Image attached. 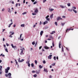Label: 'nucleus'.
I'll list each match as a JSON object with an SVG mask.
<instances>
[{"label":"nucleus","instance_id":"f257e3e1","mask_svg":"<svg viewBox=\"0 0 78 78\" xmlns=\"http://www.w3.org/2000/svg\"><path fill=\"white\" fill-rule=\"evenodd\" d=\"M34 9L35 10L34 12L35 13H37L38 12V9L37 8H35Z\"/></svg>","mask_w":78,"mask_h":78},{"label":"nucleus","instance_id":"f03ea898","mask_svg":"<svg viewBox=\"0 0 78 78\" xmlns=\"http://www.w3.org/2000/svg\"><path fill=\"white\" fill-rule=\"evenodd\" d=\"M11 46H12V48H13L14 49H15L16 48V47H17L16 46H14V45H13V44H11Z\"/></svg>","mask_w":78,"mask_h":78},{"label":"nucleus","instance_id":"7ed1b4c3","mask_svg":"<svg viewBox=\"0 0 78 78\" xmlns=\"http://www.w3.org/2000/svg\"><path fill=\"white\" fill-rule=\"evenodd\" d=\"M70 30H71V28H69V29L67 28L66 30V33L67 32H69V31Z\"/></svg>","mask_w":78,"mask_h":78},{"label":"nucleus","instance_id":"20e7f679","mask_svg":"<svg viewBox=\"0 0 78 78\" xmlns=\"http://www.w3.org/2000/svg\"><path fill=\"white\" fill-rule=\"evenodd\" d=\"M35 72L37 74H39V73H40V70L38 71L37 70Z\"/></svg>","mask_w":78,"mask_h":78},{"label":"nucleus","instance_id":"39448f33","mask_svg":"<svg viewBox=\"0 0 78 78\" xmlns=\"http://www.w3.org/2000/svg\"><path fill=\"white\" fill-rule=\"evenodd\" d=\"M62 19L60 17H58L57 18V20H62Z\"/></svg>","mask_w":78,"mask_h":78},{"label":"nucleus","instance_id":"423d86ee","mask_svg":"<svg viewBox=\"0 0 78 78\" xmlns=\"http://www.w3.org/2000/svg\"><path fill=\"white\" fill-rule=\"evenodd\" d=\"M8 75L9 76V78H11V73H9Z\"/></svg>","mask_w":78,"mask_h":78},{"label":"nucleus","instance_id":"0eeeda50","mask_svg":"<svg viewBox=\"0 0 78 78\" xmlns=\"http://www.w3.org/2000/svg\"><path fill=\"white\" fill-rule=\"evenodd\" d=\"M52 56V55H50L49 56H48V59H51V57Z\"/></svg>","mask_w":78,"mask_h":78},{"label":"nucleus","instance_id":"6e6552de","mask_svg":"<svg viewBox=\"0 0 78 78\" xmlns=\"http://www.w3.org/2000/svg\"><path fill=\"white\" fill-rule=\"evenodd\" d=\"M11 33H12V34H10L11 35H13V34H14V32H9V34H11Z\"/></svg>","mask_w":78,"mask_h":78},{"label":"nucleus","instance_id":"1a4fd4ad","mask_svg":"<svg viewBox=\"0 0 78 78\" xmlns=\"http://www.w3.org/2000/svg\"><path fill=\"white\" fill-rule=\"evenodd\" d=\"M20 50H21L20 54L22 55V53H23V50L22 49H20Z\"/></svg>","mask_w":78,"mask_h":78},{"label":"nucleus","instance_id":"9d476101","mask_svg":"<svg viewBox=\"0 0 78 78\" xmlns=\"http://www.w3.org/2000/svg\"><path fill=\"white\" fill-rule=\"evenodd\" d=\"M44 72H48V71L47 69H45V68H44Z\"/></svg>","mask_w":78,"mask_h":78},{"label":"nucleus","instance_id":"9b49d317","mask_svg":"<svg viewBox=\"0 0 78 78\" xmlns=\"http://www.w3.org/2000/svg\"><path fill=\"white\" fill-rule=\"evenodd\" d=\"M43 33H44V31H41L40 32L41 36H42V34H43Z\"/></svg>","mask_w":78,"mask_h":78},{"label":"nucleus","instance_id":"f8f14e48","mask_svg":"<svg viewBox=\"0 0 78 78\" xmlns=\"http://www.w3.org/2000/svg\"><path fill=\"white\" fill-rule=\"evenodd\" d=\"M22 34H21L20 35V40H21V41H23V38H22H22H21V37H22Z\"/></svg>","mask_w":78,"mask_h":78},{"label":"nucleus","instance_id":"ddd939ff","mask_svg":"<svg viewBox=\"0 0 78 78\" xmlns=\"http://www.w3.org/2000/svg\"><path fill=\"white\" fill-rule=\"evenodd\" d=\"M48 23V21H46L44 22L43 24L44 25H45V24H46V23Z\"/></svg>","mask_w":78,"mask_h":78},{"label":"nucleus","instance_id":"4468645a","mask_svg":"<svg viewBox=\"0 0 78 78\" xmlns=\"http://www.w3.org/2000/svg\"><path fill=\"white\" fill-rule=\"evenodd\" d=\"M61 41H60L59 44V47L60 48H61Z\"/></svg>","mask_w":78,"mask_h":78},{"label":"nucleus","instance_id":"2eb2a0df","mask_svg":"<svg viewBox=\"0 0 78 78\" xmlns=\"http://www.w3.org/2000/svg\"><path fill=\"white\" fill-rule=\"evenodd\" d=\"M7 9L8 10V12L11 13V9H10V8H8Z\"/></svg>","mask_w":78,"mask_h":78},{"label":"nucleus","instance_id":"dca6fc26","mask_svg":"<svg viewBox=\"0 0 78 78\" xmlns=\"http://www.w3.org/2000/svg\"><path fill=\"white\" fill-rule=\"evenodd\" d=\"M20 26L21 27H25V24H22Z\"/></svg>","mask_w":78,"mask_h":78},{"label":"nucleus","instance_id":"f3484780","mask_svg":"<svg viewBox=\"0 0 78 78\" xmlns=\"http://www.w3.org/2000/svg\"><path fill=\"white\" fill-rule=\"evenodd\" d=\"M5 73H8V70L7 69H5Z\"/></svg>","mask_w":78,"mask_h":78},{"label":"nucleus","instance_id":"a211bd4d","mask_svg":"<svg viewBox=\"0 0 78 78\" xmlns=\"http://www.w3.org/2000/svg\"><path fill=\"white\" fill-rule=\"evenodd\" d=\"M53 14H52L50 16V18L51 19H52L53 18Z\"/></svg>","mask_w":78,"mask_h":78},{"label":"nucleus","instance_id":"6ab92c4d","mask_svg":"<svg viewBox=\"0 0 78 78\" xmlns=\"http://www.w3.org/2000/svg\"><path fill=\"white\" fill-rule=\"evenodd\" d=\"M55 31H53L51 33H50L51 34H53L54 33H55Z\"/></svg>","mask_w":78,"mask_h":78},{"label":"nucleus","instance_id":"aec40b11","mask_svg":"<svg viewBox=\"0 0 78 78\" xmlns=\"http://www.w3.org/2000/svg\"><path fill=\"white\" fill-rule=\"evenodd\" d=\"M12 23H12L9 24V27H11V25H12Z\"/></svg>","mask_w":78,"mask_h":78},{"label":"nucleus","instance_id":"412c9836","mask_svg":"<svg viewBox=\"0 0 78 78\" xmlns=\"http://www.w3.org/2000/svg\"><path fill=\"white\" fill-rule=\"evenodd\" d=\"M49 38H50V39H53V38H52V36H51V35H50Z\"/></svg>","mask_w":78,"mask_h":78},{"label":"nucleus","instance_id":"4be33fe9","mask_svg":"<svg viewBox=\"0 0 78 78\" xmlns=\"http://www.w3.org/2000/svg\"><path fill=\"white\" fill-rule=\"evenodd\" d=\"M71 5V4H70V3H68L67 4V5L68 6H70Z\"/></svg>","mask_w":78,"mask_h":78},{"label":"nucleus","instance_id":"5701e85b","mask_svg":"<svg viewBox=\"0 0 78 78\" xmlns=\"http://www.w3.org/2000/svg\"><path fill=\"white\" fill-rule=\"evenodd\" d=\"M44 48H45V49H49V48L48 47L45 46L44 47Z\"/></svg>","mask_w":78,"mask_h":78},{"label":"nucleus","instance_id":"b1692460","mask_svg":"<svg viewBox=\"0 0 78 78\" xmlns=\"http://www.w3.org/2000/svg\"><path fill=\"white\" fill-rule=\"evenodd\" d=\"M24 61V59H22L21 60H20V62H23V61Z\"/></svg>","mask_w":78,"mask_h":78},{"label":"nucleus","instance_id":"393cba45","mask_svg":"<svg viewBox=\"0 0 78 78\" xmlns=\"http://www.w3.org/2000/svg\"><path fill=\"white\" fill-rule=\"evenodd\" d=\"M39 67L40 69H42V68L43 67L42 66H41V65H39Z\"/></svg>","mask_w":78,"mask_h":78},{"label":"nucleus","instance_id":"a878e982","mask_svg":"<svg viewBox=\"0 0 78 78\" xmlns=\"http://www.w3.org/2000/svg\"><path fill=\"white\" fill-rule=\"evenodd\" d=\"M33 76H34V77H37V74H34V75Z\"/></svg>","mask_w":78,"mask_h":78},{"label":"nucleus","instance_id":"bb28decb","mask_svg":"<svg viewBox=\"0 0 78 78\" xmlns=\"http://www.w3.org/2000/svg\"><path fill=\"white\" fill-rule=\"evenodd\" d=\"M7 70H9V69H10V67H8L7 68V69H6Z\"/></svg>","mask_w":78,"mask_h":78},{"label":"nucleus","instance_id":"cd10ccee","mask_svg":"<svg viewBox=\"0 0 78 78\" xmlns=\"http://www.w3.org/2000/svg\"><path fill=\"white\" fill-rule=\"evenodd\" d=\"M0 66V71H2V66Z\"/></svg>","mask_w":78,"mask_h":78},{"label":"nucleus","instance_id":"c85d7f7f","mask_svg":"<svg viewBox=\"0 0 78 78\" xmlns=\"http://www.w3.org/2000/svg\"><path fill=\"white\" fill-rule=\"evenodd\" d=\"M37 2L35 1L34 3V5H35L37 4Z\"/></svg>","mask_w":78,"mask_h":78},{"label":"nucleus","instance_id":"c756f323","mask_svg":"<svg viewBox=\"0 0 78 78\" xmlns=\"http://www.w3.org/2000/svg\"><path fill=\"white\" fill-rule=\"evenodd\" d=\"M62 51H63V52H64V48L62 46Z\"/></svg>","mask_w":78,"mask_h":78},{"label":"nucleus","instance_id":"7c9ffc66","mask_svg":"<svg viewBox=\"0 0 78 78\" xmlns=\"http://www.w3.org/2000/svg\"><path fill=\"white\" fill-rule=\"evenodd\" d=\"M52 46L55 47V44H54V42L53 41L52 42Z\"/></svg>","mask_w":78,"mask_h":78},{"label":"nucleus","instance_id":"2f4dec72","mask_svg":"<svg viewBox=\"0 0 78 78\" xmlns=\"http://www.w3.org/2000/svg\"><path fill=\"white\" fill-rule=\"evenodd\" d=\"M73 11H74V12H75V13H76V12H77L76 10H75L73 9Z\"/></svg>","mask_w":78,"mask_h":78},{"label":"nucleus","instance_id":"473e14b6","mask_svg":"<svg viewBox=\"0 0 78 78\" xmlns=\"http://www.w3.org/2000/svg\"><path fill=\"white\" fill-rule=\"evenodd\" d=\"M55 25H56V26H57V25H58V23H57V22H55Z\"/></svg>","mask_w":78,"mask_h":78},{"label":"nucleus","instance_id":"72a5a7b5","mask_svg":"<svg viewBox=\"0 0 78 78\" xmlns=\"http://www.w3.org/2000/svg\"><path fill=\"white\" fill-rule=\"evenodd\" d=\"M60 7H61L62 8H64L65 7L62 5H60Z\"/></svg>","mask_w":78,"mask_h":78},{"label":"nucleus","instance_id":"f704fd0d","mask_svg":"<svg viewBox=\"0 0 78 78\" xmlns=\"http://www.w3.org/2000/svg\"><path fill=\"white\" fill-rule=\"evenodd\" d=\"M53 59H54L55 61H56V57L55 56L54 57Z\"/></svg>","mask_w":78,"mask_h":78},{"label":"nucleus","instance_id":"c9c22d12","mask_svg":"<svg viewBox=\"0 0 78 78\" xmlns=\"http://www.w3.org/2000/svg\"><path fill=\"white\" fill-rule=\"evenodd\" d=\"M43 62V64H45V63H46V62H45V60H44Z\"/></svg>","mask_w":78,"mask_h":78},{"label":"nucleus","instance_id":"e433bc0d","mask_svg":"<svg viewBox=\"0 0 78 78\" xmlns=\"http://www.w3.org/2000/svg\"><path fill=\"white\" fill-rule=\"evenodd\" d=\"M5 50L6 51V52H8V49H7V48L5 49Z\"/></svg>","mask_w":78,"mask_h":78},{"label":"nucleus","instance_id":"4c0bfd02","mask_svg":"<svg viewBox=\"0 0 78 78\" xmlns=\"http://www.w3.org/2000/svg\"><path fill=\"white\" fill-rule=\"evenodd\" d=\"M27 14V12H25L23 13H22V14H23V15H24V14Z\"/></svg>","mask_w":78,"mask_h":78},{"label":"nucleus","instance_id":"58836bf2","mask_svg":"<svg viewBox=\"0 0 78 78\" xmlns=\"http://www.w3.org/2000/svg\"><path fill=\"white\" fill-rule=\"evenodd\" d=\"M5 76H6V77H8V74H5Z\"/></svg>","mask_w":78,"mask_h":78},{"label":"nucleus","instance_id":"ea45409f","mask_svg":"<svg viewBox=\"0 0 78 78\" xmlns=\"http://www.w3.org/2000/svg\"><path fill=\"white\" fill-rule=\"evenodd\" d=\"M31 66L32 67H33V66H34V64H33V63H32L31 64Z\"/></svg>","mask_w":78,"mask_h":78},{"label":"nucleus","instance_id":"a19ab883","mask_svg":"<svg viewBox=\"0 0 78 78\" xmlns=\"http://www.w3.org/2000/svg\"><path fill=\"white\" fill-rule=\"evenodd\" d=\"M35 63L36 64H37V60L35 61Z\"/></svg>","mask_w":78,"mask_h":78},{"label":"nucleus","instance_id":"79ce46f5","mask_svg":"<svg viewBox=\"0 0 78 78\" xmlns=\"http://www.w3.org/2000/svg\"><path fill=\"white\" fill-rule=\"evenodd\" d=\"M32 15H33V16H34V15H36V13H32Z\"/></svg>","mask_w":78,"mask_h":78},{"label":"nucleus","instance_id":"37998d69","mask_svg":"<svg viewBox=\"0 0 78 78\" xmlns=\"http://www.w3.org/2000/svg\"><path fill=\"white\" fill-rule=\"evenodd\" d=\"M73 9H76V7H73Z\"/></svg>","mask_w":78,"mask_h":78},{"label":"nucleus","instance_id":"c03bdc74","mask_svg":"<svg viewBox=\"0 0 78 78\" xmlns=\"http://www.w3.org/2000/svg\"><path fill=\"white\" fill-rule=\"evenodd\" d=\"M32 45H34V44H35V42H34V41L32 42Z\"/></svg>","mask_w":78,"mask_h":78},{"label":"nucleus","instance_id":"a18cd8bd","mask_svg":"<svg viewBox=\"0 0 78 78\" xmlns=\"http://www.w3.org/2000/svg\"><path fill=\"white\" fill-rule=\"evenodd\" d=\"M54 10V9H50V11H51H51H53Z\"/></svg>","mask_w":78,"mask_h":78},{"label":"nucleus","instance_id":"49530a36","mask_svg":"<svg viewBox=\"0 0 78 78\" xmlns=\"http://www.w3.org/2000/svg\"><path fill=\"white\" fill-rule=\"evenodd\" d=\"M55 63H54L53 64H52V65H51V66H55Z\"/></svg>","mask_w":78,"mask_h":78},{"label":"nucleus","instance_id":"de8ad7c7","mask_svg":"<svg viewBox=\"0 0 78 78\" xmlns=\"http://www.w3.org/2000/svg\"><path fill=\"white\" fill-rule=\"evenodd\" d=\"M68 10L69 11H72V9H68Z\"/></svg>","mask_w":78,"mask_h":78},{"label":"nucleus","instance_id":"09e8293b","mask_svg":"<svg viewBox=\"0 0 78 78\" xmlns=\"http://www.w3.org/2000/svg\"><path fill=\"white\" fill-rule=\"evenodd\" d=\"M15 61L16 62V64H18V63L17 62V61H16V60L15 59Z\"/></svg>","mask_w":78,"mask_h":78},{"label":"nucleus","instance_id":"8fccbe9b","mask_svg":"<svg viewBox=\"0 0 78 78\" xmlns=\"http://www.w3.org/2000/svg\"><path fill=\"white\" fill-rule=\"evenodd\" d=\"M48 17H49V15H48V16H47L46 18V19H47V18H48Z\"/></svg>","mask_w":78,"mask_h":78},{"label":"nucleus","instance_id":"3c124183","mask_svg":"<svg viewBox=\"0 0 78 78\" xmlns=\"http://www.w3.org/2000/svg\"><path fill=\"white\" fill-rule=\"evenodd\" d=\"M6 46H9V44H8L7 43H6Z\"/></svg>","mask_w":78,"mask_h":78},{"label":"nucleus","instance_id":"603ef678","mask_svg":"<svg viewBox=\"0 0 78 78\" xmlns=\"http://www.w3.org/2000/svg\"><path fill=\"white\" fill-rule=\"evenodd\" d=\"M64 24H65V23H62V26H63V25H64Z\"/></svg>","mask_w":78,"mask_h":78},{"label":"nucleus","instance_id":"864d4df0","mask_svg":"<svg viewBox=\"0 0 78 78\" xmlns=\"http://www.w3.org/2000/svg\"><path fill=\"white\" fill-rule=\"evenodd\" d=\"M46 1H47V0H44L43 1V3H44Z\"/></svg>","mask_w":78,"mask_h":78},{"label":"nucleus","instance_id":"5fc2aeb1","mask_svg":"<svg viewBox=\"0 0 78 78\" xmlns=\"http://www.w3.org/2000/svg\"><path fill=\"white\" fill-rule=\"evenodd\" d=\"M28 66L29 67H30V63H28Z\"/></svg>","mask_w":78,"mask_h":78},{"label":"nucleus","instance_id":"6e6d98bb","mask_svg":"<svg viewBox=\"0 0 78 78\" xmlns=\"http://www.w3.org/2000/svg\"><path fill=\"white\" fill-rule=\"evenodd\" d=\"M46 20H48V21H49L50 20V19L49 18H46Z\"/></svg>","mask_w":78,"mask_h":78},{"label":"nucleus","instance_id":"4d7b16f0","mask_svg":"<svg viewBox=\"0 0 78 78\" xmlns=\"http://www.w3.org/2000/svg\"><path fill=\"white\" fill-rule=\"evenodd\" d=\"M12 35H10L9 36V37H10L11 38L12 37V36H11Z\"/></svg>","mask_w":78,"mask_h":78},{"label":"nucleus","instance_id":"13d9d810","mask_svg":"<svg viewBox=\"0 0 78 78\" xmlns=\"http://www.w3.org/2000/svg\"><path fill=\"white\" fill-rule=\"evenodd\" d=\"M39 48L40 50V49H41V48H42V46L40 47Z\"/></svg>","mask_w":78,"mask_h":78},{"label":"nucleus","instance_id":"bf43d9fd","mask_svg":"<svg viewBox=\"0 0 78 78\" xmlns=\"http://www.w3.org/2000/svg\"><path fill=\"white\" fill-rule=\"evenodd\" d=\"M31 1H32V2H34L35 1V0H31Z\"/></svg>","mask_w":78,"mask_h":78},{"label":"nucleus","instance_id":"052dcab7","mask_svg":"<svg viewBox=\"0 0 78 78\" xmlns=\"http://www.w3.org/2000/svg\"><path fill=\"white\" fill-rule=\"evenodd\" d=\"M3 41L4 42V41H5V38H3Z\"/></svg>","mask_w":78,"mask_h":78},{"label":"nucleus","instance_id":"680f3d73","mask_svg":"<svg viewBox=\"0 0 78 78\" xmlns=\"http://www.w3.org/2000/svg\"><path fill=\"white\" fill-rule=\"evenodd\" d=\"M25 3V0H23V3Z\"/></svg>","mask_w":78,"mask_h":78},{"label":"nucleus","instance_id":"e2e57ef3","mask_svg":"<svg viewBox=\"0 0 78 78\" xmlns=\"http://www.w3.org/2000/svg\"><path fill=\"white\" fill-rule=\"evenodd\" d=\"M2 11H5V9H3L2 10Z\"/></svg>","mask_w":78,"mask_h":78},{"label":"nucleus","instance_id":"0e129e2a","mask_svg":"<svg viewBox=\"0 0 78 78\" xmlns=\"http://www.w3.org/2000/svg\"><path fill=\"white\" fill-rule=\"evenodd\" d=\"M18 5V3H16V6H17Z\"/></svg>","mask_w":78,"mask_h":78},{"label":"nucleus","instance_id":"69168bd1","mask_svg":"<svg viewBox=\"0 0 78 78\" xmlns=\"http://www.w3.org/2000/svg\"><path fill=\"white\" fill-rule=\"evenodd\" d=\"M41 23H42V22L40 21V23H39V25H41Z\"/></svg>","mask_w":78,"mask_h":78},{"label":"nucleus","instance_id":"338daca9","mask_svg":"<svg viewBox=\"0 0 78 78\" xmlns=\"http://www.w3.org/2000/svg\"><path fill=\"white\" fill-rule=\"evenodd\" d=\"M35 71H34V70H33L32 71V73H35Z\"/></svg>","mask_w":78,"mask_h":78},{"label":"nucleus","instance_id":"774afa93","mask_svg":"<svg viewBox=\"0 0 78 78\" xmlns=\"http://www.w3.org/2000/svg\"><path fill=\"white\" fill-rule=\"evenodd\" d=\"M51 77H52L50 75V76H49V78H51Z\"/></svg>","mask_w":78,"mask_h":78}]
</instances>
